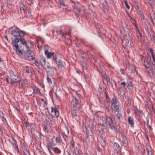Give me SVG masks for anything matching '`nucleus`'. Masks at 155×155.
Returning <instances> with one entry per match:
<instances>
[{
	"instance_id": "nucleus-44",
	"label": "nucleus",
	"mask_w": 155,
	"mask_h": 155,
	"mask_svg": "<svg viewBox=\"0 0 155 155\" xmlns=\"http://www.w3.org/2000/svg\"><path fill=\"white\" fill-rule=\"evenodd\" d=\"M70 143L72 147L74 148V142L73 140H71L70 141Z\"/></svg>"
},
{
	"instance_id": "nucleus-43",
	"label": "nucleus",
	"mask_w": 155,
	"mask_h": 155,
	"mask_svg": "<svg viewBox=\"0 0 155 155\" xmlns=\"http://www.w3.org/2000/svg\"><path fill=\"white\" fill-rule=\"evenodd\" d=\"M152 21L154 25H155V15H154L153 17H152Z\"/></svg>"
},
{
	"instance_id": "nucleus-50",
	"label": "nucleus",
	"mask_w": 155,
	"mask_h": 155,
	"mask_svg": "<svg viewBox=\"0 0 155 155\" xmlns=\"http://www.w3.org/2000/svg\"><path fill=\"white\" fill-rule=\"evenodd\" d=\"M59 32L60 35L62 36H63L64 35V33L62 31V29L61 28L59 30Z\"/></svg>"
},
{
	"instance_id": "nucleus-32",
	"label": "nucleus",
	"mask_w": 155,
	"mask_h": 155,
	"mask_svg": "<svg viewBox=\"0 0 155 155\" xmlns=\"http://www.w3.org/2000/svg\"><path fill=\"white\" fill-rule=\"evenodd\" d=\"M16 51L17 53V54L19 56H21V55L22 54V52L20 50L17 49V50H16Z\"/></svg>"
},
{
	"instance_id": "nucleus-35",
	"label": "nucleus",
	"mask_w": 155,
	"mask_h": 155,
	"mask_svg": "<svg viewBox=\"0 0 155 155\" xmlns=\"http://www.w3.org/2000/svg\"><path fill=\"white\" fill-rule=\"evenodd\" d=\"M117 112L116 114V115L117 117L118 118V119L119 120H120V118L121 117V114L119 113V112L118 111H117Z\"/></svg>"
},
{
	"instance_id": "nucleus-51",
	"label": "nucleus",
	"mask_w": 155,
	"mask_h": 155,
	"mask_svg": "<svg viewBox=\"0 0 155 155\" xmlns=\"http://www.w3.org/2000/svg\"><path fill=\"white\" fill-rule=\"evenodd\" d=\"M45 114L46 116H49L51 114L50 112L48 111V110H47V111L45 112Z\"/></svg>"
},
{
	"instance_id": "nucleus-5",
	"label": "nucleus",
	"mask_w": 155,
	"mask_h": 155,
	"mask_svg": "<svg viewBox=\"0 0 155 155\" xmlns=\"http://www.w3.org/2000/svg\"><path fill=\"white\" fill-rule=\"evenodd\" d=\"M44 68L46 70V72L48 75L52 76L54 74V70H56V69L52 67H50L49 65H46L44 67Z\"/></svg>"
},
{
	"instance_id": "nucleus-16",
	"label": "nucleus",
	"mask_w": 155,
	"mask_h": 155,
	"mask_svg": "<svg viewBox=\"0 0 155 155\" xmlns=\"http://www.w3.org/2000/svg\"><path fill=\"white\" fill-rule=\"evenodd\" d=\"M146 149L147 151V155H152V149L149 146H146Z\"/></svg>"
},
{
	"instance_id": "nucleus-48",
	"label": "nucleus",
	"mask_w": 155,
	"mask_h": 155,
	"mask_svg": "<svg viewBox=\"0 0 155 155\" xmlns=\"http://www.w3.org/2000/svg\"><path fill=\"white\" fill-rule=\"evenodd\" d=\"M147 127L149 129H151V127L150 126V125H149V120H147Z\"/></svg>"
},
{
	"instance_id": "nucleus-9",
	"label": "nucleus",
	"mask_w": 155,
	"mask_h": 155,
	"mask_svg": "<svg viewBox=\"0 0 155 155\" xmlns=\"http://www.w3.org/2000/svg\"><path fill=\"white\" fill-rule=\"evenodd\" d=\"M56 64L58 68L61 71L64 70V62L61 60H59L58 61H56Z\"/></svg>"
},
{
	"instance_id": "nucleus-24",
	"label": "nucleus",
	"mask_w": 155,
	"mask_h": 155,
	"mask_svg": "<svg viewBox=\"0 0 155 155\" xmlns=\"http://www.w3.org/2000/svg\"><path fill=\"white\" fill-rule=\"evenodd\" d=\"M99 101L100 103L104 105L105 104V102L106 101L104 100V99L102 97H100L98 98ZM104 107L105 108L104 106Z\"/></svg>"
},
{
	"instance_id": "nucleus-53",
	"label": "nucleus",
	"mask_w": 155,
	"mask_h": 155,
	"mask_svg": "<svg viewBox=\"0 0 155 155\" xmlns=\"http://www.w3.org/2000/svg\"><path fill=\"white\" fill-rule=\"evenodd\" d=\"M50 121L51 124L53 125L54 124L55 121L54 119H52V120H50Z\"/></svg>"
},
{
	"instance_id": "nucleus-10",
	"label": "nucleus",
	"mask_w": 155,
	"mask_h": 155,
	"mask_svg": "<svg viewBox=\"0 0 155 155\" xmlns=\"http://www.w3.org/2000/svg\"><path fill=\"white\" fill-rule=\"evenodd\" d=\"M27 57H26V59L28 60H31L34 58V53L33 51L31 50H28L27 51Z\"/></svg>"
},
{
	"instance_id": "nucleus-12",
	"label": "nucleus",
	"mask_w": 155,
	"mask_h": 155,
	"mask_svg": "<svg viewBox=\"0 0 155 155\" xmlns=\"http://www.w3.org/2000/svg\"><path fill=\"white\" fill-rule=\"evenodd\" d=\"M127 121L128 123L130 124V126L132 127H134V118L133 117L129 116L127 119Z\"/></svg>"
},
{
	"instance_id": "nucleus-18",
	"label": "nucleus",
	"mask_w": 155,
	"mask_h": 155,
	"mask_svg": "<svg viewBox=\"0 0 155 155\" xmlns=\"http://www.w3.org/2000/svg\"><path fill=\"white\" fill-rule=\"evenodd\" d=\"M122 137L123 143L125 145V146H126L128 144L127 138L124 135H122Z\"/></svg>"
},
{
	"instance_id": "nucleus-41",
	"label": "nucleus",
	"mask_w": 155,
	"mask_h": 155,
	"mask_svg": "<svg viewBox=\"0 0 155 155\" xmlns=\"http://www.w3.org/2000/svg\"><path fill=\"white\" fill-rule=\"evenodd\" d=\"M69 133V130L67 128H66V129L65 131L64 132V134L66 136H67V135H68Z\"/></svg>"
},
{
	"instance_id": "nucleus-21",
	"label": "nucleus",
	"mask_w": 155,
	"mask_h": 155,
	"mask_svg": "<svg viewBox=\"0 0 155 155\" xmlns=\"http://www.w3.org/2000/svg\"><path fill=\"white\" fill-rule=\"evenodd\" d=\"M127 87H128V89L130 90H132L133 88V86H132V82L131 81H127Z\"/></svg>"
},
{
	"instance_id": "nucleus-3",
	"label": "nucleus",
	"mask_w": 155,
	"mask_h": 155,
	"mask_svg": "<svg viewBox=\"0 0 155 155\" xmlns=\"http://www.w3.org/2000/svg\"><path fill=\"white\" fill-rule=\"evenodd\" d=\"M111 107L114 111L117 112L120 110V104L117 98L114 97L111 100Z\"/></svg>"
},
{
	"instance_id": "nucleus-61",
	"label": "nucleus",
	"mask_w": 155,
	"mask_h": 155,
	"mask_svg": "<svg viewBox=\"0 0 155 155\" xmlns=\"http://www.w3.org/2000/svg\"><path fill=\"white\" fill-rule=\"evenodd\" d=\"M1 119H2V120L3 121H5V118L4 117V116H3V117H0Z\"/></svg>"
},
{
	"instance_id": "nucleus-29",
	"label": "nucleus",
	"mask_w": 155,
	"mask_h": 155,
	"mask_svg": "<svg viewBox=\"0 0 155 155\" xmlns=\"http://www.w3.org/2000/svg\"><path fill=\"white\" fill-rule=\"evenodd\" d=\"M101 75L103 79H105L106 80L109 78L105 74L104 72H102L101 73Z\"/></svg>"
},
{
	"instance_id": "nucleus-31",
	"label": "nucleus",
	"mask_w": 155,
	"mask_h": 155,
	"mask_svg": "<svg viewBox=\"0 0 155 155\" xmlns=\"http://www.w3.org/2000/svg\"><path fill=\"white\" fill-rule=\"evenodd\" d=\"M54 52H49V53H48L46 55V56L48 58H49L52 57L54 55Z\"/></svg>"
},
{
	"instance_id": "nucleus-26",
	"label": "nucleus",
	"mask_w": 155,
	"mask_h": 155,
	"mask_svg": "<svg viewBox=\"0 0 155 155\" xmlns=\"http://www.w3.org/2000/svg\"><path fill=\"white\" fill-rule=\"evenodd\" d=\"M148 70V73L150 76H152L153 73V71L152 68L149 67Z\"/></svg>"
},
{
	"instance_id": "nucleus-23",
	"label": "nucleus",
	"mask_w": 155,
	"mask_h": 155,
	"mask_svg": "<svg viewBox=\"0 0 155 155\" xmlns=\"http://www.w3.org/2000/svg\"><path fill=\"white\" fill-rule=\"evenodd\" d=\"M52 150L54 152L57 154H59L61 153V150L57 147L52 148Z\"/></svg>"
},
{
	"instance_id": "nucleus-1",
	"label": "nucleus",
	"mask_w": 155,
	"mask_h": 155,
	"mask_svg": "<svg viewBox=\"0 0 155 155\" xmlns=\"http://www.w3.org/2000/svg\"><path fill=\"white\" fill-rule=\"evenodd\" d=\"M8 31L12 35L16 37L15 41H14L12 44L14 46V49L15 50L18 49V43L19 42V40L16 37H23L25 35V32L23 31L19 30V29L17 28L16 29H13L12 27L8 28Z\"/></svg>"
},
{
	"instance_id": "nucleus-27",
	"label": "nucleus",
	"mask_w": 155,
	"mask_h": 155,
	"mask_svg": "<svg viewBox=\"0 0 155 155\" xmlns=\"http://www.w3.org/2000/svg\"><path fill=\"white\" fill-rule=\"evenodd\" d=\"M73 100L74 101V102H75L76 103L78 104H79L80 102V99L78 97H74V98L73 99Z\"/></svg>"
},
{
	"instance_id": "nucleus-40",
	"label": "nucleus",
	"mask_w": 155,
	"mask_h": 155,
	"mask_svg": "<svg viewBox=\"0 0 155 155\" xmlns=\"http://www.w3.org/2000/svg\"><path fill=\"white\" fill-rule=\"evenodd\" d=\"M143 65L145 66L146 68L148 69L149 67V64L147 62H146L144 63H143Z\"/></svg>"
},
{
	"instance_id": "nucleus-54",
	"label": "nucleus",
	"mask_w": 155,
	"mask_h": 155,
	"mask_svg": "<svg viewBox=\"0 0 155 155\" xmlns=\"http://www.w3.org/2000/svg\"><path fill=\"white\" fill-rule=\"evenodd\" d=\"M106 80L107 82V84L108 85H110V78H109L108 79H107Z\"/></svg>"
},
{
	"instance_id": "nucleus-34",
	"label": "nucleus",
	"mask_w": 155,
	"mask_h": 155,
	"mask_svg": "<svg viewBox=\"0 0 155 155\" xmlns=\"http://www.w3.org/2000/svg\"><path fill=\"white\" fill-rule=\"evenodd\" d=\"M128 42H130V46L131 47H133L134 46V45L133 42L132 41L131 39L130 38L129 40H128Z\"/></svg>"
},
{
	"instance_id": "nucleus-59",
	"label": "nucleus",
	"mask_w": 155,
	"mask_h": 155,
	"mask_svg": "<svg viewBox=\"0 0 155 155\" xmlns=\"http://www.w3.org/2000/svg\"><path fill=\"white\" fill-rule=\"evenodd\" d=\"M4 116V115L3 113L2 112L0 111V117H3Z\"/></svg>"
},
{
	"instance_id": "nucleus-6",
	"label": "nucleus",
	"mask_w": 155,
	"mask_h": 155,
	"mask_svg": "<svg viewBox=\"0 0 155 155\" xmlns=\"http://www.w3.org/2000/svg\"><path fill=\"white\" fill-rule=\"evenodd\" d=\"M51 116L55 117L57 118L59 117V112L58 110L55 107H51Z\"/></svg>"
},
{
	"instance_id": "nucleus-39",
	"label": "nucleus",
	"mask_w": 155,
	"mask_h": 155,
	"mask_svg": "<svg viewBox=\"0 0 155 155\" xmlns=\"http://www.w3.org/2000/svg\"><path fill=\"white\" fill-rule=\"evenodd\" d=\"M13 144L14 147L18 146L17 143L15 140L13 139Z\"/></svg>"
},
{
	"instance_id": "nucleus-33",
	"label": "nucleus",
	"mask_w": 155,
	"mask_h": 155,
	"mask_svg": "<svg viewBox=\"0 0 155 155\" xmlns=\"http://www.w3.org/2000/svg\"><path fill=\"white\" fill-rule=\"evenodd\" d=\"M148 1L149 4L151 5V6H153L154 5V3L153 2L152 0H146Z\"/></svg>"
},
{
	"instance_id": "nucleus-4",
	"label": "nucleus",
	"mask_w": 155,
	"mask_h": 155,
	"mask_svg": "<svg viewBox=\"0 0 155 155\" xmlns=\"http://www.w3.org/2000/svg\"><path fill=\"white\" fill-rule=\"evenodd\" d=\"M9 73L10 79V84L11 85H14L15 82L19 81V79L20 78L17 75L15 74L13 71L9 70Z\"/></svg>"
},
{
	"instance_id": "nucleus-22",
	"label": "nucleus",
	"mask_w": 155,
	"mask_h": 155,
	"mask_svg": "<svg viewBox=\"0 0 155 155\" xmlns=\"http://www.w3.org/2000/svg\"><path fill=\"white\" fill-rule=\"evenodd\" d=\"M78 111L77 109H75L73 110L72 112V115L73 117H76L77 116V112Z\"/></svg>"
},
{
	"instance_id": "nucleus-19",
	"label": "nucleus",
	"mask_w": 155,
	"mask_h": 155,
	"mask_svg": "<svg viewBox=\"0 0 155 155\" xmlns=\"http://www.w3.org/2000/svg\"><path fill=\"white\" fill-rule=\"evenodd\" d=\"M40 62L41 63V64L42 66H45V58L43 57V56H40Z\"/></svg>"
},
{
	"instance_id": "nucleus-56",
	"label": "nucleus",
	"mask_w": 155,
	"mask_h": 155,
	"mask_svg": "<svg viewBox=\"0 0 155 155\" xmlns=\"http://www.w3.org/2000/svg\"><path fill=\"white\" fill-rule=\"evenodd\" d=\"M30 70V68H27L26 69V72L27 73H29Z\"/></svg>"
},
{
	"instance_id": "nucleus-30",
	"label": "nucleus",
	"mask_w": 155,
	"mask_h": 155,
	"mask_svg": "<svg viewBox=\"0 0 155 155\" xmlns=\"http://www.w3.org/2000/svg\"><path fill=\"white\" fill-rule=\"evenodd\" d=\"M71 103L75 109H77L78 108L77 105L78 104L76 103L75 102H74V100H72V101H71Z\"/></svg>"
},
{
	"instance_id": "nucleus-57",
	"label": "nucleus",
	"mask_w": 155,
	"mask_h": 155,
	"mask_svg": "<svg viewBox=\"0 0 155 155\" xmlns=\"http://www.w3.org/2000/svg\"><path fill=\"white\" fill-rule=\"evenodd\" d=\"M30 71L31 73V75H33L34 74V72L33 70L32 69H31V68H30Z\"/></svg>"
},
{
	"instance_id": "nucleus-17",
	"label": "nucleus",
	"mask_w": 155,
	"mask_h": 155,
	"mask_svg": "<svg viewBox=\"0 0 155 155\" xmlns=\"http://www.w3.org/2000/svg\"><path fill=\"white\" fill-rule=\"evenodd\" d=\"M33 90V93L36 94H40V92L39 89L36 87H32Z\"/></svg>"
},
{
	"instance_id": "nucleus-42",
	"label": "nucleus",
	"mask_w": 155,
	"mask_h": 155,
	"mask_svg": "<svg viewBox=\"0 0 155 155\" xmlns=\"http://www.w3.org/2000/svg\"><path fill=\"white\" fill-rule=\"evenodd\" d=\"M47 148H48V150L49 152V153H51V149H52L53 148L51 147L50 146H49L48 145L47 146Z\"/></svg>"
},
{
	"instance_id": "nucleus-8",
	"label": "nucleus",
	"mask_w": 155,
	"mask_h": 155,
	"mask_svg": "<svg viewBox=\"0 0 155 155\" xmlns=\"http://www.w3.org/2000/svg\"><path fill=\"white\" fill-rule=\"evenodd\" d=\"M105 93L106 97V101L105 102L104 107L107 111H109V108L110 106V98L107 95V92H105Z\"/></svg>"
},
{
	"instance_id": "nucleus-62",
	"label": "nucleus",
	"mask_w": 155,
	"mask_h": 155,
	"mask_svg": "<svg viewBox=\"0 0 155 155\" xmlns=\"http://www.w3.org/2000/svg\"><path fill=\"white\" fill-rule=\"evenodd\" d=\"M49 52L48 51V50L47 49H46L45 51V54L46 55H47L48 53H49Z\"/></svg>"
},
{
	"instance_id": "nucleus-63",
	"label": "nucleus",
	"mask_w": 155,
	"mask_h": 155,
	"mask_svg": "<svg viewBox=\"0 0 155 155\" xmlns=\"http://www.w3.org/2000/svg\"><path fill=\"white\" fill-rule=\"evenodd\" d=\"M68 34L69 35H70L71 34V31L70 30H68Z\"/></svg>"
},
{
	"instance_id": "nucleus-13",
	"label": "nucleus",
	"mask_w": 155,
	"mask_h": 155,
	"mask_svg": "<svg viewBox=\"0 0 155 155\" xmlns=\"http://www.w3.org/2000/svg\"><path fill=\"white\" fill-rule=\"evenodd\" d=\"M114 146L117 153H120L121 152V150L119 144L118 143L115 142L114 143Z\"/></svg>"
},
{
	"instance_id": "nucleus-58",
	"label": "nucleus",
	"mask_w": 155,
	"mask_h": 155,
	"mask_svg": "<svg viewBox=\"0 0 155 155\" xmlns=\"http://www.w3.org/2000/svg\"><path fill=\"white\" fill-rule=\"evenodd\" d=\"M57 57L56 56H54L52 58L53 60L56 62V61H56Z\"/></svg>"
},
{
	"instance_id": "nucleus-52",
	"label": "nucleus",
	"mask_w": 155,
	"mask_h": 155,
	"mask_svg": "<svg viewBox=\"0 0 155 155\" xmlns=\"http://www.w3.org/2000/svg\"><path fill=\"white\" fill-rule=\"evenodd\" d=\"M120 71L122 74H125V71L124 69L122 68L120 69Z\"/></svg>"
},
{
	"instance_id": "nucleus-2",
	"label": "nucleus",
	"mask_w": 155,
	"mask_h": 155,
	"mask_svg": "<svg viewBox=\"0 0 155 155\" xmlns=\"http://www.w3.org/2000/svg\"><path fill=\"white\" fill-rule=\"evenodd\" d=\"M105 119L106 120L105 122H103L101 126L103 127V129H105L107 128V123L108 122L109 124L110 129L114 130L115 132L117 131L116 128L115 126V121L109 117H106Z\"/></svg>"
},
{
	"instance_id": "nucleus-15",
	"label": "nucleus",
	"mask_w": 155,
	"mask_h": 155,
	"mask_svg": "<svg viewBox=\"0 0 155 155\" xmlns=\"http://www.w3.org/2000/svg\"><path fill=\"white\" fill-rule=\"evenodd\" d=\"M87 138L90 141L92 142L94 140L93 134L91 131H90L87 133Z\"/></svg>"
},
{
	"instance_id": "nucleus-14",
	"label": "nucleus",
	"mask_w": 155,
	"mask_h": 155,
	"mask_svg": "<svg viewBox=\"0 0 155 155\" xmlns=\"http://www.w3.org/2000/svg\"><path fill=\"white\" fill-rule=\"evenodd\" d=\"M149 51L150 53L151 54V56H150V57H151L152 58V60L151 59V64H152L155 63V57L154 54L151 48L150 49Z\"/></svg>"
},
{
	"instance_id": "nucleus-36",
	"label": "nucleus",
	"mask_w": 155,
	"mask_h": 155,
	"mask_svg": "<svg viewBox=\"0 0 155 155\" xmlns=\"http://www.w3.org/2000/svg\"><path fill=\"white\" fill-rule=\"evenodd\" d=\"M23 152L25 155H30L29 152L27 150H25L23 151Z\"/></svg>"
},
{
	"instance_id": "nucleus-37",
	"label": "nucleus",
	"mask_w": 155,
	"mask_h": 155,
	"mask_svg": "<svg viewBox=\"0 0 155 155\" xmlns=\"http://www.w3.org/2000/svg\"><path fill=\"white\" fill-rule=\"evenodd\" d=\"M47 80L48 81V83L49 84H51L52 83V81L51 79L48 76L47 77Z\"/></svg>"
},
{
	"instance_id": "nucleus-45",
	"label": "nucleus",
	"mask_w": 155,
	"mask_h": 155,
	"mask_svg": "<svg viewBox=\"0 0 155 155\" xmlns=\"http://www.w3.org/2000/svg\"><path fill=\"white\" fill-rule=\"evenodd\" d=\"M124 3L125 5L126 6L127 8L128 9H129L130 8V6L127 4V2L125 1H124Z\"/></svg>"
},
{
	"instance_id": "nucleus-7",
	"label": "nucleus",
	"mask_w": 155,
	"mask_h": 155,
	"mask_svg": "<svg viewBox=\"0 0 155 155\" xmlns=\"http://www.w3.org/2000/svg\"><path fill=\"white\" fill-rule=\"evenodd\" d=\"M55 141H54L53 139H52V142L51 145L52 146L56 145L57 144H60L62 142L61 137L59 135L58 136H57L55 138Z\"/></svg>"
},
{
	"instance_id": "nucleus-49",
	"label": "nucleus",
	"mask_w": 155,
	"mask_h": 155,
	"mask_svg": "<svg viewBox=\"0 0 155 155\" xmlns=\"http://www.w3.org/2000/svg\"><path fill=\"white\" fill-rule=\"evenodd\" d=\"M35 64L36 66H37L38 67H39V64L37 61L35 60L34 61Z\"/></svg>"
},
{
	"instance_id": "nucleus-46",
	"label": "nucleus",
	"mask_w": 155,
	"mask_h": 155,
	"mask_svg": "<svg viewBox=\"0 0 155 155\" xmlns=\"http://www.w3.org/2000/svg\"><path fill=\"white\" fill-rule=\"evenodd\" d=\"M20 8L21 10V9H22V10L24 11V12H25V9H24V6L23 5L21 4L20 5Z\"/></svg>"
},
{
	"instance_id": "nucleus-25",
	"label": "nucleus",
	"mask_w": 155,
	"mask_h": 155,
	"mask_svg": "<svg viewBox=\"0 0 155 155\" xmlns=\"http://www.w3.org/2000/svg\"><path fill=\"white\" fill-rule=\"evenodd\" d=\"M101 144L103 147H105L106 145V143L104 139L102 138L101 141Z\"/></svg>"
},
{
	"instance_id": "nucleus-64",
	"label": "nucleus",
	"mask_w": 155,
	"mask_h": 155,
	"mask_svg": "<svg viewBox=\"0 0 155 155\" xmlns=\"http://www.w3.org/2000/svg\"><path fill=\"white\" fill-rule=\"evenodd\" d=\"M2 133H3L2 131V130L1 128L0 127V134H2Z\"/></svg>"
},
{
	"instance_id": "nucleus-55",
	"label": "nucleus",
	"mask_w": 155,
	"mask_h": 155,
	"mask_svg": "<svg viewBox=\"0 0 155 155\" xmlns=\"http://www.w3.org/2000/svg\"><path fill=\"white\" fill-rule=\"evenodd\" d=\"M15 147V149H14L15 150V151H17V152L18 153L19 151V150H18V146L15 147Z\"/></svg>"
},
{
	"instance_id": "nucleus-28",
	"label": "nucleus",
	"mask_w": 155,
	"mask_h": 155,
	"mask_svg": "<svg viewBox=\"0 0 155 155\" xmlns=\"http://www.w3.org/2000/svg\"><path fill=\"white\" fill-rule=\"evenodd\" d=\"M20 41L21 43L23 45H26V43L25 39L23 38H20Z\"/></svg>"
},
{
	"instance_id": "nucleus-11",
	"label": "nucleus",
	"mask_w": 155,
	"mask_h": 155,
	"mask_svg": "<svg viewBox=\"0 0 155 155\" xmlns=\"http://www.w3.org/2000/svg\"><path fill=\"white\" fill-rule=\"evenodd\" d=\"M50 125V122L48 120H45V124L43 126V128L44 131L45 132H47L48 128L49 127Z\"/></svg>"
},
{
	"instance_id": "nucleus-20",
	"label": "nucleus",
	"mask_w": 155,
	"mask_h": 155,
	"mask_svg": "<svg viewBox=\"0 0 155 155\" xmlns=\"http://www.w3.org/2000/svg\"><path fill=\"white\" fill-rule=\"evenodd\" d=\"M19 81H18V84H19L18 87L19 88H22L24 84V81L23 80H21L20 78H19Z\"/></svg>"
},
{
	"instance_id": "nucleus-47",
	"label": "nucleus",
	"mask_w": 155,
	"mask_h": 155,
	"mask_svg": "<svg viewBox=\"0 0 155 155\" xmlns=\"http://www.w3.org/2000/svg\"><path fill=\"white\" fill-rule=\"evenodd\" d=\"M120 85H122L123 86V87L125 88L126 86V83L124 82H121Z\"/></svg>"
},
{
	"instance_id": "nucleus-38",
	"label": "nucleus",
	"mask_w": 155,
	"mask_h": 155,
	"mask_svg": "<svg viewBox=\"0 0 155 155\" xmlns=\"http://www.w3.org/2000/svg\"><path fill=\"white\" fill-rule=\"evenodd\" d=\"M25 11L27 12L29 14H31V11L30 8L28 7H27Z\"/></svg>"
},
{
	"instance_id": "nucleus-60",
	"label": "nucleus",
	"mask_w": 155,
	"mask_h": 155,
	"mask_svg": "<svg viewBox=\"0 0 155 155\" xmlns=\"http://www.w3.org/2000/svg\"><path fill=\"white\" fill-rule=\"evenodd\" d=\"M25 125H26V128H27L28 129H29V127H28L29 124H28L26 122L25 123Z\"/></svg>"
}]
</instances>
